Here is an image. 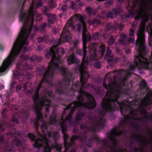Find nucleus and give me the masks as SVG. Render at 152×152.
I'll return each instance as SVG.
<instances>
[{
	"mask_svg": "<svg viewBox=\"0 0 152 152\" xmlns=\"http://www.w3.org/2000/svg\"><path fill=\"white\" fill-rule=\"evenodd\" d=\"M55 46H52L51 48L50 51L48 52L45 55V57L48 59H49L51 56L52 57V59L49 64L48 68L45 73L43 78L37 88L36 93L32 97L34 102V107L37 115H41V110L42 105L48 106L46 110L48 111L47 108H48V106L50 104V101L45 98L42 99L41 100L38 101L37 99L38 98V93L43 81L45 80L48 82H49V81L52 80L54 72L58 69L59 65L58 63V61L55 57Z\"/></svg>",
	"mask_w": 152,
	"mask_h": 152,
	"instance_id": "1",
	"label": "nucleus"
},
{
	"mask_svg": "<svg viewBox=\"0 0 152 152\" xmlns=\"http://www.w3.org/2000/svg\"><path fill=\"white\" fill-rule=\"evenodd\" d=\"M139 16L141 17L142 16L144 21L141 23V26L137 31V39L136 43L138 44L139 45V50L137 51L139 56L137 57V59L139 63L142 65L143 68H147L148 67L149 63L147 60L144 58L143 55L145 54V37L144 34L145 22L148 19V17L145 14L144 7H142L138 12Z\"/></svg>",
	"mask_w": 152,
	"mask_h": 152,
	"instance_id": "2",
	"label": "nucleus"
},
{
	"mask_svg": "<svg viewBox=\"0 0 152 152\" xmlns=\"http://www.w3.org/2000/svg\"><path fill=\"white\" fill-rule=\"evenodd\" d=\"M103 85L108 91L105 98L102 102V107L104 109L110 111L112 110V103L116 101L118 97V93L120 92L119 89L117 88V86L113 83L107 85L104 83Z\"/></svg>",
	"mask_w": 152,
	"mask_h": 152,
	"instance_id": "3",
	"label": "nucleus"
},
{
	"mask_svg": "<svg viewBox=\"0 0 152 152\" xmlns=\"http://www.w3.org/2000/svg\"><path fill=\"white\" fill-rule=\"evenodd\" d=\"M76 16L79 18V20L82 25L83 28L82 34L83 38V50L79 51V53L82 55L83 54V61L82 62L81 66H80V73L81 75H87L86 71L84 69L86 67L87 65V61L85 59V56L86 53V40L89 41L90 40L91 37L90 35L87 31V30L86 27L85 23L83 20V17L80 15L77 14L75 15Z\"/></svg>",
	"mask_w": 152,
	"mask_h": 152,
	"instance_id": "4",
	"label": "nucleus"
},
{
	"mask_svg": "<svg viewBox=\"0 0 152 152\" xmlns=\"http://www.w3.org/2000/svg\"><path fill=\"white\" fill-rule=\"evenodd\" d=\"M80 95H84L87 96L89 100V102L85 104L82 101L83 98L81 96L78 97L77 99V102H73L66 107V108L64 110V111L70 108H72V110L68 115L66 118V121H70L71 119V116L73 113L74 109L80 105H83L84 107L89 109H92L95 106V102L93 97L88 94L84 92L82 90V88L80 89Z\"/></svg>",
	"mask_w": 152,
	"mask_h": 152,
	"instance_id": "5",
	"label": "nucleus"
},
{
	"mask_svg": "<svg viewBox=\"0 0 152 152\" xmlns=\"http://www.w3.org/2000/svg\"><path fill=\"white\" fill-rule=\"evenodd\" d=\"M37 132L40 138L37 140H35L36 137L32 134H30L28 135L29 138L32 141L34 140L33 146L38 148L43 147L44 148V152H50L51 149L49 147L50 142L47 140L45 136H43L40 134L38 132Z\"/></svg>",
	"mask_w": 152,
	"mask_h": 152,
	"instance_id": "6",
	"label": "nucleus"
},
{
	"mask_svg": "<svg viewBox=\"0 0 152 152\" xmlns=\"http://www.w3.org/2000/svg\"><path fill=\"white\" fill-rule=\"evenodd\" d=\"M71 35L69 32L68 31L66 26L64 28L63 31L59 39V44L61 41L62 38L64 39V42L69 41L71 39Z\"/></svg>",
	"mask_w": 152,
	"mask_h": 152,
	"instance_id": "7",
	"label": "nucleus"
},
{
	"mask_svg": "<svg viewBox=\"0 0 152 152\" xmlns=\"http://www.w3.org/2000/svg\"><path fill=\"white\" fill-rule=\"evenodd\" d=\"M152 96V91H149L146 95V97L142 101V105L146 106L151 103L152 99L150 97Z\"/></svg>",
	"mask_w": 152,
	"mask_h": 152,
	"instance_id": "8",
	"label": "nucleus"
},
{
	"mask_svg": "<svg viewBox=\"0 0 152 152\" xmlns=\"http://www.w3.org/2000/svg\"><path fill=\"white\" fill-rule=\"evenodd\" d=\"M66 122V121H65L64 122V121H62V122L60 124L61 126V128L62 132L64 134V142H65L66 139L68 138L69 137V135L65 133V132L66 130V128L64 125V123Z\"/></svg>",
	"mask_w": 152,
	"mask_h": 152,
	"instance_id": "9",
	"label": "nucleus"
},
{
	"mask_svg": "<svg viewBox=\"0 0 152 152\" xmlns=\"http://www.w3.org/2000/svg\"><path fill=\"white\" fill-rule=\"evenodd\" d=\"M121 10L119 8H117L116 9H114L113 10V13L109 12L107 15V16L108 17L110 18H113L117 16V14L119 13Z\"/></svg>",
	"mask_w": 152,
	"mask_h": 152,
	"instance_id": "10",
	"label": "nucleus"
},
{
	"mask_svg": "<svg viewBox=\"0 0 152 152\" xmlns=\"http://www.w3.org/2000/svg\"><path fill=\"white\" fill-rule=\"evenodd\" d=\"M48 22L49 24H52L54 23L56 19V17L54 15L48 14Z\"/></svg>",
	"mask_w": 152,
	"mask_h": 152,
	"instance_id": "11",
	"label": "nucleus"
},
{
	"mask_svg": "<svg viewBox=\"0 0 152 152\" xmlns=\"http://www.w3.org/2000/svg\"><path fill=\"white\" fill-rule=\"evenodd\" d=\"M75 58L74 54L71 56L68 57L67 58V61L69 64H71L72 63L75 62Z\"/></svg>",
	"mask_w": 152,
	"mask_h": 152,
	"instance_id": "12",
	"label": "nucleus"
},
{
	"mask_svg": "<svg viewBox=\"0 0 152 152\" xmlns=\"http://www.w3.org/2000/svg\"><path fill=\"white\" fill-rule=\"evenodd\" d=\"M86 11L87 13L89 15H94L96 12L95 10H93L89 7H87L86 8Z\"/></svg>",
	"mask_w": 152,
	"mask_h": 152,
	"instance_id": "13",
	"label": "nucleus"
},
{
	"mask_svg": "<svg viewBox=\"0 0 152 152\" xmlns=\"http://www.w3.org/2000/svg\"><path fill=\"white\" fill-rule=\"evenodd\" d=\"M72 21V18L70 19L66 23L65 26L64 27H65V26H66V28L68 30V29H69V28H68V29H67L68 27L69 26V27H71L73 28H74V26L73 25Z\"/></svg>",
	"mask_w": 152,
	"mask_h": 152,
	"instance_id": "14",
	"label": "nucleus"
},
{
	"mask_svg": "<svg viewBox=\"0 0 152 152\" xmlns=\"http://www.w3.org/2000/svg\"><path fill=\"white\" fill-rule=\"evenodd\" d=\"M58 46V45L54 46L55 48V49H54L55 53H60L62 54L63 55L64 53V50L62 48H61L58 50L57 48Z\"/></svg>",
	"mask_w": 152,
	"mask_h": 152,
	"instance_id": "15",
	"label": "nucleus"
},
{
	"mask_svg": "<svg viewBox=\"0 0 152 152\" xmlns=\"http://www.w3.org/2000/svg\"><path fill=\"white\" fill-rule=\"evenodd\" d=\"M121 133V132L120 131L119 132H117L115 129H113L111 132V134L112 135H118Z\"/></svg>",
	"mask_w": 152,
	"mask_h": 152,
	"instance_id": "16",
	"label": "nucleus"
},
{
	"mask_svg": "<svg viewBox=\"0 0 152 152\" xmlns=\"http://www.w3.org/2000/svg\"><path fill=\"white\" fill-rule=\"evenodd\" d=\"M118 26V25H115V26H113L111 23H108L106 26V28L107 30H110L111 28H114V29H115L117 28Z\"/></svg>",
	"mask_w": 152,
	"mask_h": 152,
	"instance_id": "17",
	"label": "nucleus"
},
{
	"mask_svg": "<svg viewBox=\"0 0 152 152\" xmlns=\"http://www.w3.org/2000/svg\"><path fill=\"white\" fill-rule=\"evenodd\" d=\"M115 39L113 37H111L109 38L107 43L109 46H111L113 45L115 42Z\"/></svg>",
	"mask_w": 152,
	"mask_h": 152,
	"instance_id": "18",
	"label": "nucleus"
},
{
	"mask_svg": "<svg viewBox=\"0 0 152 152\" xmlns=\"http://www.w3.org/2000/svg\"><path fill=\"white\" fill-rule=\"evenodd\" d=\"M56 116L55 115H53L50 118V124H54L56 122V120L55 119Z\"/></svg>",
	"mask_w": 152,
	"mask_h": 152,
	"instance_id": "19",
	"label": "nucleus"
},
{
	"mask_svg": "<svg viewBox=\"0 0 152 152\" xmlns=\"http://www.w3.org/2000/svg\"><path fill=\"white\" fill-rule=\"evenodd\" d=\"M59 71L63 75H65L67 73V70L64 67L60 68Z\"/></svg>",
	"mask_w": 152,
	"mask_h": 152,
	"instance_id": "20",
	"label": "nucleus"
},
{
	"mask_svg": "<svg viewBox=\"0 0 152 152\" xmlns=\"http://www.w3.org/2000/svg\"><path fill=\"white\" fill-rule=\"evenodd\" d=\"M45 1L50 4V6L51 8H53L55 6V5L53 3V0H45Z\"/></svg>",
	"mask_w": 152,
	"mask_h": 152,
	"instance_id": "21",
	"label": "nucleus"
},
{
	"mask_svg": "<svg viewBox=\"0 0 152 152\" xmlns=\"http://www.w3.org/2000/svg\"><path fill=\"white\" fill-rule=\"evenodd\" d=\"M51 146L52 148H55L56 150L58 151H60L61 148V145L58 144H56L55 147L53 145H51Z\"/></svg>",
	"mask_w": 152,
	"mask_h": 152,
	"instance_id": "22",
	"label": "nucleus"
},
{
	"mask_svg": "<svg viewBox=\"0 0 152 152\" xmlns=\"http://www.w3.org/2000/svg\"><path fill=\"white\" fill-rule=\"evenodd\" d=\"M47 24L46 23H44L43 25L41 26L40 28V31H41L43 32L44 31V28H45L47 26Z\"/></svg>",
	"mask_w": 152,
	"mask_h": 152,
	"instance_id": "23",
	"label": "nucleus"
},
{
	"mask_svg": "<svg viewBox=\"0 0 152 152\" xmlns=\"http://www.w3.org/2000/svg\"><path fill=\"white\" fill-rule=\"evenodd\" d=\"M107 53L106 54V56H109L110 54H111V51L110 50L109 48V47H107Z\"/></svg>",
	"mask_w": 152,
	"mask_h": 152,
	"instance_id": "24",
	"label": "nucleus"
},
{
	"mask_svg": "<svg viewBox=\"0 0 152 152\" xmlns=\"http://www.w3.org/2000/svg\"><path fill=\"white\" fill-rule=\"evenodd\" d=\"M88 23L89 24H90V25H91L95 23H99L98 21L95 20H94L92 21L91 20H88Z\"/></svg>",
	"mask_w": 152,
	"mask_h": 152,
	"instance_id": "25",
	"label": "nucleus"
},
{
	"mask_svg": "<svg viewBox=\"0 0 152 152\" xmlns=\"http://www.w3.org/2000/svg\"><path fill=\"white\" fill-rule=\"evenodd\" d=\"M99 37V34L98 33H95L93 35V38L95 39H97Z\"/></svg>",
	"mask_w": 152,
	"mask_h": 152,
	"instance_id": "26",
	"label": "nucleus"
},
{
	"mask_svg": "<svg viewBox=\"0 0 152 152\" xmlns=\"http://www.w3.org/2000/svg\"><path fill=\"white\" fill-rule=\"evenodd\" d=\"M107 15L105 13V12H103L100 14V17L102 18L105 17L107 16Z\"/></svg>",
	"mask_w": 152,
	"mask_h": 152,
	"instance_id": "27",
	"label": "nucleus"
},
{
	"mask_svg": "<svg viewBox=\"0 0 152 152\" xmlns=\"http://www.w3.org/2000/svg\"><path fill=\"white\" fill-rule=\"evenodd\" d=\"M64 145L65 148L66 150L68 149L70 147L69 144L67 142H64Z\"/></svg>",
	"mask_w": 152,
	"mask_h": 152,
	"instance_id": "28",
	"label": "nucleus"
},
{
	"mask_svg": "<svg viewBox=\"0 0 152 152\" xmlns=\"http://www.w3.org/2000/svg\"><path fill=\"white\" fill-rule=\"evenodd\" d=\"M71 5L70 6V8L72 9H75V6L76 5V4L75 3H74V2H71Z\"/></svg>",
	"mask_w": 152,
	"mask_h": 152,
	"instance_id": "29",
	"label": "nucleus"
},
{
	"mask_svg": "<svg viewBox=\"0 0 152 152\" xmlns=\"http://www.w3.org/2000/svg\"><path fill=\"white\" fill-rule=\"evenodd\" d=\"M140 112L144 116V117L145 118L147 116V113L145 111V110H140Z\"/></svg>",
	"mask_w": 152,
	"mask_h": 152,
	"instance_id": "30",
	"label": "nucleus"
},
{
	"mask_svg": "<svg viewBox=\"0 0 152 152\" xmlns=\"http://www.w3.org/2000/svg\"><path fill=\"white\" fill-rule=\"evenodd\" d=\"M49 37L47 35H45L44 36V39L45 40H48L49 41H50V39L49 38Z\"/></svg>",
	"mask_w": 152,
	"mask_h": 152,
	"instance_id": "31",
	"label": "nucleus"
},
{
	"mask_svg": "<svg viewBox=\"0 0 152 152\" xmlns=\"http://www.w3.org/2000/svg\"><path fill=\"white\" fill-rule=\"evenodd\" d=\"M46 128V124H42L41 126V129L42 130L43 132V130L45 129Z\"/></svg>",
	"mask_w": 152,
	"mask_h": 152,
	"instance_id": "32",
	"label": "nucleus"
},
{
	"mask_svg": "<svg viewBox=\"0 0 152 152\" xmlns=\"http://www.w3.org/2000/svg\"><path fill=\"white\" fill-rule=\"evenodd\" d=\"M42 4L41 1H39L38 2L37 6L35 8H38L39 7H40L42 6Z\"/></svg>",
	"mask_w": 152,
	"mask_h": 152,
	"instance_id": "33",
	"label": "nucleus"
},
{
	"mask_svg": "<svg viewBox=\"0 0 152 152\" xmlns=\"http://www.w3.org/2000/svg\"><path fill=\"white\" fill-rule=\"evenodd\" d=\"M95 66L97 68H99L101 66V64L99 62H96L95 64Z\"/></svg>",
	"mask_w": 152,
	"mask_h": 152,
	"instance_id": "34",
	"label": "nucleus"
},
{
	"mask_svg": "<svg viewBox=\"0 0 152 152\" xmlns=\"http://www.w3.org/2000/svg\"><path fill=\"white\" fill-rule=\"evenodd\" d=\"M67 8V6L66 5H64L62 7L61 9L63 11H65Z\"/></svg>",
	"mask_w": 152,
	"mask_h": 152,
	"instance_id": "35",
	"label": "nucleus"
},
{
	"mask_svg": "<svg viewBox=\"0 0 152 152\" xmlns=\"http://www.w3.org/2000/svg\"><path fill=\"white\" fill-rule=\"evenodd\" d=\"M65 84L67 85V86H69V81H67L66 82L63 81L62 82V84L63 85Z\"/></svg>",
	"mask_w": 152,
	"mask_h": 152,
	"instance_id": "36",
	"label": "nucleus"
},
{
	"mask_svg": "<svg viewBox=\"0 0 152 152\" xmlns=\"http://www.w3.org/2000/svg\"><path fill=\"white\" fill-rule=\"evenodd\" d=\"M43 39L42 38V37H39V38H38L37 41L38 42H41L43 41Z\"/></svg>",
	"mask_w": 152,
	"mask_h": 152,
	"instance_id": "37",
	"label": "nucleus"
},
{
	"mask_svg": "<svg viewBox=\"0 0 152 152\" xmlns=\"http://www.w3.org/2000/svg\"><path fill=\"white\" fill-rule=\"evenodd\" d=\"M134 34V31L133 30H131L129 32V35L131 36H133Z\"/></svg>",
	"mask_w": 152,
	"mask_h": 152,
	"instance_id": "38",
	"label": "nucleus"
},
{
	"mask_svg": "<svg viewBox=\"0 0 152 152\" xmlns=\"http://www.w3.org/2000/svg\"><path fill=\"white\" fill-rule=\"evenodd\" d=\"M104 48L103 46H102V50L101 52V55L102 56L104 53Z\"/></svg>",
	"mask_w": 152,
	"mask_h": 152,
	"instance_id": "39",
	"label": "nucleus"
},
{
	"mask_svg": "<svg viewBox=\"0 0 152 152\" xmlns=\"http://www.w3.org/2000/svg\"><path fill=\"white\" fill-rule=\"evenodd\" d=\"M49 10V9L46 8V7H45V8H44V10H43V12H44V13H46L47 12H48Z\"/></svg>",
	"mask_w": 152,
	"mask_h": 152,
	"instance_id": "40",
	"label": "nucleus"
},
{
	"mask_svg": "<svg viewBox=\"0 0 152 152\" xmlns=\"http://www.w3.org/2000/svg\"><path fill=\"white\" fill-rule=\"evenodd\" d=\"M75 139V136H73L70 138V141L71 142H72Z\"/></svg>",
	"mask_w": 152,
	"mask_h": 152,
	"instance_id": "41",
	"label": "nucleus"
},
{
	"mask_svg": "<svg viewBox=\"0 0 152 152\" xmlns=\"http://www.w3.org/2000/svg\"><path fill=\"white\" fill-rule=\"evenodd\" d=\"M21 86L20 85H18L16 87V89L17 91L19 90L20 89H21Z\"/></svg>",
	"mask_w": 152,
	"mask_h": 152,
	"instance_id": "42",
	"label": "nucleus"
},
{
	"mask_svg": "<svg viewBox=\"0 0 152 152\" xmlns=\"http://www.w3.org/2000/svg\"><path fill=\"white\" fill-rule=\"evenodd\" d=\"M22 57L23 59L25 60H27L28 58V57L26 56H23Z\"/></svg>",
	"mask_w": 152,
	"mask_h": 152,
	"instance_id": "43",
	"label": "nucleus"
},
{
	"mask_svg": "<svg viewBox=\"0 0 152 152\" xmlns=\"http://www.w3.org/2000/svg\"><path fill=\"white\" fill-rule=\"evenodd\" d=\"M128 41L132 43H133L134 42V39L131 38L129 39Z\"/></svg>",
	"mask_w": 152,
	"mask_h": 152,
	"instance_id": "44",
	"label": "nucleus"
},
{
	"mask_svg": "<svg viewBox=\"0 0 152 152\" xmlns=\"http://www.w3.org/2000/svg\"><path fill=\"white\" fill-rule=\"evenodd\" d=\"M80 117V115H77L76 117V120L77 121H79V120H80V118H79V117Z\"/></svg>",
	"mask_w": 152,
	"mask_h": 152,
	"instance_id": "45",
	"label": "nucleus"
},
{
	"mask_svg": "<svg viewBox=\"0 0 152 152\" xmlns=\"http://www.w3.org/2000/svg\"><path fill=\"white\" fill-rule=\"evenodd\" d=\"M12 120L13 122H17V119H16L15 120L14 119V118L13 117H12Z\"/></svg>",
	"mask_w": 152,
	"mask_h": 152,
	"instance_id": "46",
	"label": "nucleus"
},
{
	"mask_svg": "<svg viewBox=\"0 0 152 152\" xmlns=\"http://www.w3.org/2000/svg\"><path fill=\"white\" fill-rule=\"evenodd\" d=\"M116 52L118 54L120 53V50L118 48H116Z\"/></svg>",
	"mask_w": 152,
	"mask_h": 152,
	"instance_id": "47",
	"label": "nucleus"
},
{
	"mask_svg": "<svg viewBox=\"0 0 152 152\" xmlns=\"http://www.w3.org/2000/svg\"><path fill=\"white\" fill-rule=\"evenodd\" d=\"M129 119V117L128 116H127L125 117L124 118L125 121H128Z\"/></svg>",
	"mask_w": 152,
	"mask_h": 152,
	"instance_id": "48",
	"label": "nucleus"
},
{
	"mask_svg": "<svg viewBox=\"0 0 152 152\" xmlns=\"http://www.w3.org/2000/svg\"><path fill=\"white\" fill-rule=\"evenodd\" d=\"M130 52L131 51L129 49H128L126 50V52L127 54L130 53Z\"/></svg>",
	"mask_w": 152,
	"mask_h": 152,
	"instance_id": "49",
	"label": "nucleus"
},
{
	"mask_svg": "<svg viewBox=\"0 0 152 152\" xmlns=\"http://www.w3.org/2000/svg\"><path fill=\"white\" fill-rule=\"evenodd\" d=\"M95 55H92L91 56V59H94L95 58Z\"/></svg>",
	"mask_w": 152,
	"mask_h": 152,
	"instance_id": "50",
	"label": "nucleus"
},
{
	"mask_svg": "<svg viewBox=\"0 0 152 152\" xmlns=\"http://www.w3.org/2000/svg\"><path fill=\"white\" fill-rule=\"evenodd\" d=\"M84 5V4L82 2H81L79 4V5L80 6H83Z\"/></svg>",
	"mask_w": 152,
	"mask_h": 152,
	"instance_id": "51",
	"label": "nucleus"
},
{
	"mask_svg": "<svg viewBox=\"0 0 152 152\" xmlns=\"http://www.w3.org/2000/svg\"><path fill=\"white\" fill-rule=\"evenodd\" d=\"M141 83L142 84V86L143 87H145V82H142Z\"/></svg>",
	"mask_w": 152,
	"mask_h": 152,
	"instance_id": "52",
	"label": "nucleus"
},
{
	"mask_svg": "<svg viewBox=\"0 0 152 152\" xmlns=\"http://www.w3.org/2000/svg\"><path fill=\"white\" fill-rule=\"evenodd\" d=\"M78 26V31H80L81 30V29L80 25L79 26Z\"/></svg>",
	"mask_w": 152,
	"mask_h": 152,
	"instance_id": "53",
	"label": "nucleus"
},
{
	"mask_svg": "<svg viewBox=\"0 0 152 152\" xmlns=\"http://www.w3.org/2000/svg\"><path fill=\"white\" fill-rule=\"evenodd\" d=\"M112 142L114 144H115L116 142V140L115 139H113L112 140Z\"/></svg>",
	"mask_w": 152,
	"mask_h": 152,
	"instance_id": "54",
	"label": "nucleus"
},
{
	"mask_svg": "<svg viewBox=\"0 0 152 152\" xmlns=\"http://www.w3.org/2000/svg\"><path fill=\"white\" fill-rule=\"evenodd\" d=\"M79 42L78 41H76L74 43V45H75V44H77Z\"/></svg>",
	"mask_w": 152,
	"mask_h": 152,
	"instance_id": "55",
	"label": "nucleus"
},
{
	"mask_svg": "<svg viewBox=\"0 0 152 152\" xmlns=\"http://www.w3.org/2000/svg\"><path fill=\"white\" fill-rule=\"evenodd\" d=\"M131 69H133L134 68V65H132L131 66Z\"/></svg>",
	"mask_w": 152,
	"mask_h": 152,
	"instance_id": "56",
	"label": "nucleus"
},
{
	"mask_svg": "<svg viewBox=\"0 0 152 152\" xmlns=\"http://www.w3.org/2000/svg\"><path fill=\"white\" fill-rule=\"evenodd\" d=\"M123 41L122 40H119V43L121 44H122L123 43Z\"/></svg>",
	"mask_w": 152,
	"mask_h": 152,
	"instance_id": "57",
	"label": "nucleus"
},
{
	"mask_svg": "<svg viewBox=\"0 0 152 152\" xmlns=\"http://www.w3.org/2000/svg\"><path fill=\"white\" fill-rule=\"evenodd\" d=\"M26 88V84H25L24 86H23V88L24 89V90H25Z\"/></svg>",
	"mask_w": 152,
	"mask_h": 152,
	"instance_id": "58",
	"label": "nucleus"
},
{
	"mask_svg": "<svg viewBox=\"0 0 152 152\" xmlns=\"http://www.w3.org/2000/svg\"><path fill=\"white\" fill-rule=\"evenodd\" d=\"M140 151V152H142V151L141 150H139V149H135V151Z\"/></svg>",
	"mask_w": 152,
	"mask_h": 152,
	"instance_id": "59",
	"label": "nucleus"
},
{
	"mask_svg": "<svg viewBox=\"0 0 152 152\" xmlns=\"http://www.w3.org/2000/svg\"><path fill=\"white\" fill-rule=\"evenodd\" d=\"M121 37L123 38H126V36L125 35H124L123 37V35H121Z\"/></svg>",
	"mask_w": 152,
	"mask_h": 152,
	"instance_id": "60",
	"label": "nucleus"
},
{
	"mask_svg": "<svg viewBox=\"0 0 152 152\" xmlns=\"http://www.w3.org/2000/svg\"><path fill=\"white\" fill-rule=\"evenodd\" d=\"M124 27V26L123 25H121V26H120V29H121V28H123Z\"/></svg>",
	"mask_w": 152,
	"mask_h": 152,
	"instance_id": "61",
	"label": "nucleus"
},
{
	"mask_svg": "<svg viewBox=\"0 0 152 152\" xmlns=\"http://www.w3.org/2000/svg\"><path fill=\"white\" fill-rule=\"evenodd\" d=\"M34 29H35V30H37V27H36V26H34Z\"/></svg>",
	"mask_w": 152,
	"mask_h": 152,
	"instance_id": "62",
	"label": "nucleus"
},
{
	"mask_svg": "<svg viewBox=\"0 0 152 152\" xmlns=\"http://www.w3.org/2000/svg\"><path fill=\"white\" fill-rule=\"evenodd\" d=\"M131 115H134V114H133V113H132V112H131Z\"/></svg>",
	"mask_w": 152,
	"mask_h": 152,
	"instance_id": "63",
	"label": "nucleus"
},
{
	"mask_svg": "<svg viewBox=\"0 0 152 152\" xmlns=\"http://www.w3.org/2000/svg\"><path fill=\"white\" fill-rule=\"evenodd\" d=\"M75 86V85H73V88H74V89H75V88H74V87Z\"/></svg>",
	"mask_w": 152,
	"mask_h": 152,
	"instance_id": "64",
	"label": "nucleus"
}]
</instances>
